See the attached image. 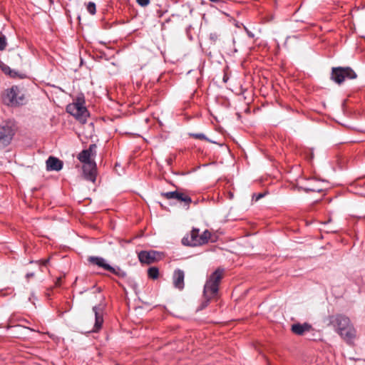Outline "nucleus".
Wrapping results in <instances>:
<instances>
[{
	"label": "nucleus",
	"mask_w": 365,
	"mask_h": 365,
	"mask_svg": "<svg viewBox=\"0 0 365 365\" xmlns=\"http://www.w3.org/2000/svg\"><path fill=\"white\" fill-rule=\"evenodd\" d=\"M356 78V74L349 67H338L332 68L331 79L339 84L341 83L345 78L354 79Z\"/></svg>",
	"instance_id": "nucleus-6"
},
{
	"label": "nucleus",
	"mask_w": 365,
	"mask_h": 365,
	"mask_svg": "<svg viewBox=\"0 0 365 365\" xmlns=\"http://www.w3.org/2000/svg\"><path fill=\"white\" fill-rule=\"evenodd\" d=\"M14 135V130L9 123L0 126V147H4L10 143Z\"/></svg>",
	"instance_id": "nucleus-8"
},
{
	"label": "nucleus",
	"mask_w": 365,
	"mask_h": 365,
	"mask_svg": "<svg viewBox=\"0 0 365 365\" xmlns=\"http://www.w3.org/2000/svg\"><path fill=\"white\" fill-rule=\"evenodd\" d=\"M93 312L95 315V324L92 331H98L102 327L103 323V311L99 307H93Z\"/></svg>",
	"instance_id": "nucleus-13"
},
{
	"label": "nucleus",
	"mask_w": 365,
	"mask_h": 365,
	"mask_svg": "<svg viewBox=\"0 0 365 365\" xmlns=\"http://www.w3.org/2000/svg\"><path fill=\"white\" fill-rule=\"evenodd\" d=\"M84 178L94 182L96 180V165L95 162L85 163L83 166Z\"/></svg>",
	"instance_id": "nucleus-10"
},
{
	"label": "nucleus",
	"mask_w": 365,
	"mask_h": 365,
	"mask_svg": "<svg viewBox=\"0 0 365 365\" xmlns=\"http://www.w3.org/2000/svg\"><path fill=\"white\" fill-rule=\"evenodd\" d=\"M193 138L200 140H207L208 139L205 137V135L202 133H194L191 135Z\"/></svg>",
	"instance_id": "nucleus-22"
},
{
	"label": "nucleus",
	"mask_w": 365,
	"mask_h": 365,
	"mask_svg": "<svg viewBox=\"0 0 365 365\" xmlns=\"http://www.w3.org/2000/svg\"><path fill=\"white\" fill-rule=\"evenodd\" d=\"M136 1L141 6H146L150 3V0H136Z\"/></svg>",
	"instance_id": "nucleus-23"
},
{
	"label": "nucleus",
	"mask_w": 365,
	"mask_h": 365,
	"mask_svg": "<svg viewBox=\"0 0 365 365\" xmlns=\"http://www.w3.org/2000/svg\"><path fill=\"white\" fill-rule=\"evenodd\" d=\"M0 68L6 75H8L12 78L16 77L18 76V73L16 71L11 69L9 66L3 63H0Z\"/></svg>",
	"instance_id": "nucleus-18"
},
{
	"label": "nucleus",
	"mask_w": 365,
	"mask_h": 365,
	"mask_svg": "<svg viewBox=\"0 0 365 365\" xmlns=\"http://www.w3.org/2000/svg\"><path fill=\"white\" fill-rule=\"evenodd\" d=\"M61 278H58L56 282V284H60Z\"/></svg>",
	"instance_id": "nucleus-28"
},
{
	"label": "nucleus",
	"mask_w": 365,
	"mask_h": 365,
	"mask_svg": "<svg viewBox=\"0 0 365 365\" xmlns=\"http://www.w3.org/2000/svg\"><path fill=\"white\" fill-rule=\"evenodd\" d=\"M63 168V162L55 157H49L46 160V168L48 170L58 171Z\"/></svg>",
	"instance_id": "nucleus-14"
},
{
	"label": "nucleus",
	"mask_w": 365,
	"mask_h": 365,
	"mask_svg": "<svg viewBox=\"0 0 365 365\" xmlns=\"http://www.w3.org/2000/svg\"><path fill=\"white\" fill-rule=\"evenodd\" d=\"M210 1L212 2H217V3L220 2V0H210Z\"/></svg>",
	"instance_id": "nucleus-27"
},
{
	"label": "nucleus",
	"mask_w": 365,
	"mask_h": 365,
	"mask_svg": "<svg viewBox=\"0 0 365 365\" xmlns=\"http://www.w3.org/2000/svg\"><path fill=\"white\" fill-rule=\"evenodd\" d=\"M34 275V273H28V274H26V277H27V278H29V277H33Z\"/></svg>",
	"instance_id": "nucleus-26"
},
{
	"label": "nucleus",
	"mask_w": 365,
	"mask_h": 365,
	"mask_svg": "<svg viewBox=\"0 0 365 365\" xmlns=\"http://www.w3.org/2000/svg\"><path fill=\"white\" fill-rule=\"evenodd\" d=\"M96 145L92 144L89 146L88 149L81 151L78 156V160L85 163L93 162L91 158L96 154Z\"/></svg>",
	"instance_id": "nucleus-12"
},
{
	"label": "nucleus",
	"mask_w": 365,
	"mask_h": 365,
	"mask_svg": "<svg viewBox=\"0 0 365 365\" xmlns=\"http://www.w3.org/2000/svg\"><path fill=\"white\" fill-rule=\"evenodd\" d=\"M7 45L6 38L4 36H0V51L5 49Z\"/></svg>",
	"instance_id": "nucleus-21"
},
{
	"label": "nucleus",
	"mask_w": 365,
	"mask_h": 365,
	"mask_svg": "<svg viewBox=\"0 0 365 365\" xmlns=\"http://www.w3.org/2000/svg\"><path fill=\"white\" fill-rule=\"evenodd\" d=\"M329 324L348 343L356 337V330L349 317L342 314L331 315L329 317Z\"/></svg>",
	"instance_id": "nucleus-1"
},
{
	"label": "nucleus",
	"mask_w": 365,
	"mask_h": 365,
	"mask_svg": "<svg viewBox=\"0 0 365 365\" xmlns=\"http://www.w3.org/2000/svg\"><path fill=\"white\" fill-rule=\"evenodd\" d=\"M263 196H264V194H262V193H259V194L257 195L255 200L257 201L258 200L262 198ZM255 197V195H253V197Z\"/></svg>",
	"instance_id": "nucleus-24"
},
{
	"label": "nucleus",
	"mask_w": 365,
	"mask_h": 365,
	"mask_svg": "<svg viewBox=\"0 0 365 365\" xmlns=\"http://www.w3.org/2000/svg\"><path fill=\"white\" fill-rule=\"evenodd\" d=\"M86 9L89 14H91V15H94L96 12V6L95 3L88 2L86 4Z\"/></svg>",
	"instance_id": "nucleus-20"
},
{
	"label": "nucleus",
	"mask_w": 365,
	"mask_h": 365,
	"mask_svg": "<svg viewBox=\"0 0 365 365\" xmlns=\"http://www.w3.org/2000/svg\"><path fill=\"white\" fill-rule=\"evenodd\" d=\"M161 195L168 200L175 199L179 202H184L187 206H189L192 202L191 198L187 195L178 191L163 192Z\"/></svg>",
	"instance_id": "nucleus-9"
},
{
	"label": "nucleus",
	"mask_w": 365,
	"mask_h": 365,
	"mask_svg": "<svg viewBox=\"0 0 365 365\" xmlns=\"http://www.w3.org/2000/svg\"><path fill=\"white\" fill-rule=\"evenodd\" d=\"M84 103L83 98L78 97L75 102L68 104L66 107V111L74 116L81 123H85L89 116V113L84 106Z\"/></svg>",
	"instance_id": "nucleus-4"
},
{
	"label": "nucleus",
	"mask_w": 365,
	"mask_h": 365,
	"mask_svg": "<svg viewBox=\"0 0 365 365\" xmlns=\"http://www.w3.org/2000/svg\"><path fill=\"white\" fill-rule=\"evenodd\" d=\"M309 181L312 182L310 185L304 186L302 185L300 188L304 190L305 192H320L322 190L321 187L315 185L317 183V180L314 179H311Z\"/></svg>",
	"instance_id": "nucleus-17"
},
{
	"label": "nucleus",
	"mask_w": 365,
	"mask_h": 365,
	"mask_svg": "<svg viewBox=\"0 0 365 365\" xmlns=\"http://www.w3.org/2000/svg\"><path fill=\"white\" fill-rule=\"evenodd\" d=\"M210 237L211 234L207 230H205L202 234H200L199 230L193 229L191 231L190 239L184 238L183 243L185 244V242L187 241V245L192 247H196L207 243L210 239Z\"/></svg>",
	"instance_id": "nucleus-5"
},
{
	"label": "nucleus",
	"mask_w": 365,
	"mask_h": 365,
	"mask_svg": "<svg viewBox=\"0 0 365 365\" xmlns=\"http://www.w3.org/2000/svg\"><path fill=\"white\" fill-rule=\"evenodd\" d=\"M40 262H41V263H42V264H43V265H45V266H46V265L48 263V262H49V259H44V260H41V261H40Z\"/></svg>",
	"instance_id": "nucleus-25"
},
{
	"label": "nucleus",
	"mask_w": 365,
	"mask_h": 365,
	"mask_svg": "<svg viewBox=\"0 0 365 365\" xmlns=\"http://www.w3.org/2000/svg\"><path fill=\"white\" fill-rule=\"evenodd\" d=\"M2 101L6 106L16 107L24 103L25 96L18 86H14L4 91Z\"/></svg>",
	"instance_id": "nucleus-3"
},
{
	"label": "nucleus",
	"mask_w": 365,
	"mask_h": 365,
	"mask_svg": "<svg viewBox=\"0 0 365 365\" xmlns=\"http://www.w3.org/2000/svg\"><path fill=\"white\" fill-rule=\"evenodd\" d=\"M185 273L182 270L177 269L173 274V284L175 287L182 289L184 288Z\"/></svg>",
	"instance_id": "nucleus-15"
},
{
	"label": "nucleus",
	"mask_w": 365,
	"mask_h": 365,
	"mask_svg": "<svg viewBox=\"0 0 365 365\" xmlns=\"http://www.w3.org/2000/svg\"><path fill=\"white\" fill-rule=\"evenodd\" d=\"M148 274L150 279H155L158 277L159 270L155 267H150L148 270Z\"/></svg>",
	"instance_id": "nucleus-19"
},
{
	"label": "nucleus",
	"mask_w": 365,
	"mask_h": 365,
	"mask_svg": "<svg viewBox=\"0 0 365 365\" xmlns=\"http://www.w3.org/2000/svg\"><path fill=\"white\" fill-rule=\"evenodd\" d=\"M159 253L154 250L141 251L138 253V259L141 263L151 264L157 260Z\"/></svg>",
	"instance_id": "nucleus-11"
},
{
	"label": "nucleus",
	"mask_w": 365,
	"mask_h": 365,
	"mask_svg": "<svg viewBox=\"0 0 365 365\" xmlns=\"http://www.w3.org/2000/svg\"><path fill=\"white\" fill-rule=\"evenodd\" d=\"M312 326L307 323L294 324L292 326V331L297 335H303L305 332L309 331Z\"/></svg>",
	"instance_id": "nucleus-16"
},
{
	"label": "nucleus",
	"mask_w": 365,
	"mask_h": 365,
	"mask_svg": "<svg viewBox=\"0 0 365 365\" xmlns=\"http://www.w3.org/2000/svg\"><path fill=\"white\" fill-rule=\"evenodd\" d=\"M88 261L91 264H96L98 267L104 269L105 270L109 271L119 277H125L126 276V273L120 267H111L106 262V259L103 257H90L88 258Z\"/></svg>",
	"instance_id": "nucleus-7"
},
{
	"label": "nucleus",
	"mask_w": 365,
	"mask_h": 365,
	"mask_svg": "<svg viewBox=\"0 0 365 365\" xmlns=\"http://www.w3.org/2000/svg\"><path fill=\"white\" fill-rule=\"evenodd\" d=\"M224 275V269L217 268L208 278L204 287V298L205 302L202 304V309L207 307L208 302L217 293L218 287Z\"/></svg>",
	"instance_id": "nucleus-2"
}]
</instances>
